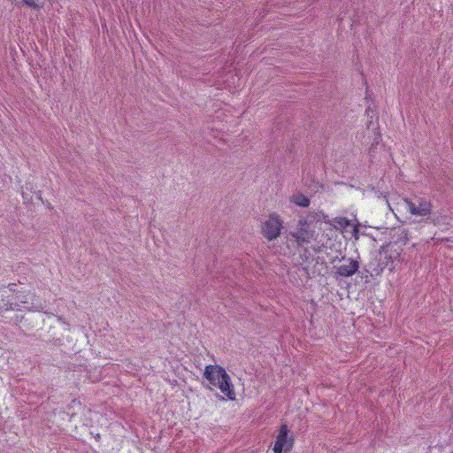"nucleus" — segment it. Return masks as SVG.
Listing matches in <instances>:
<instances>
[{
  "label": "nucleus",
  "mask_w": 453,
  "mask_h": 453,
  "mask_svg": "<svg viewBox=\"0 0 453 453\" xmlns=\"http://www.w3.org/2000/svg\"><path fill=\"white\" fill-rule=\"evenodd\" d=\"M396 211L398 213L409 212L411 214L409 219H411L412 216L418 217L425 215V207L421 198H400L396 203Z\"/></svg>",
  "instance_id": "3"
},
{
  "label": "nucleus",
  "mask_w": 453,
  "mask_h": 453,
  "mask_svg": "<svg viewBox=\"0 0 453 453\" xmlns=\"http://www.w3.org/2000/svg\"><path fill=\"white\" fill-rule=\"evenodd\" d=\"M294 203L301 207H308L310 205V199L302 193L294 194L291 200Z\"/></svg>",
  "instance_id": "10"
},
{
  "label": "nucleus",
  "mask_w": 453,
  "mask_h": 453,
  "mask_svg": "<svg viewBox=\"0 0 453 453\" xmlns=\"http://www.w3.org/2000/svg\"><path fill=\"white\" fill-rule=\"evenodd\" d=\"M358 266V263L351 259L348 264L340 265L337 268V273L342 277H349L357 272Z\"/></svg>",
  "instance_id": "8"
},
{
  "label": "nucleus",
  "mask_w": 453,
  "mask_h": 453,
  "mask_svg": "<svg viewBox=\"0 0 453 453\" xmlns=\"http://www.w3.org/2000/svg\"><path fill=\"white\" fill-rule=\"evenodd\" d=\"M353 234H357L359 232V228L354 227L352 228Z\"/></svg>",
  "instance_id": "16"
},
{
  "label": "nucleus",
  "mask_w": 453,
  "mask_h": 453,
  "mask_svg": "<svg viewBox=\"0 0 453 453\" xmlns=\"http://www.w3.org/2000/svg\"><path fill=\"white\" fill-rule=\"evenodd\" d=\"M372 124V120H369L368 123H367V127L370 128V126Z\"/></svg>",
  "instance_id": "17"
},
{
  "label": "nucleus",
  "mask_w": 453,
  "mask_h": 453,
  "mask_svg": "<svg viewBox=\"0 0 453 453\" xmlns=\"http://www.w3.org/2000/svg\"><path fill=\"white\" fill-rule=\"evenodd\" d=\"M366 114L368 117H370L371 119L372 118V115H370V112L373 114V111L371 109V107H367L366 111H365Z\"/></svg>",
  "instance_id": "14"
},
{
  "label": "nucleus",
  "mask_w": 453,
  "mask_h": 453,
  "mask_svg": "<svg viewBox=\"0 0 453 453\" xmlns=\"http://www.w3.org/2000/svg\"><path fill=\"white\" fill-rule=\"evenodd\" d=\"M395 217L398 219V220H399L400 222H402V223H403V224H404V223H406V220H403V219H401L399 218V216H398L397 212H395Z\"/></svg>",
  "instance_id": "15"
},
{
  "label": "nucleus",
  "mask_w": 453,
  "mask_h": 453,
  "mask_svg": "<svg viewBox=\"0 0 453 453\" xmlns=\"http://www.w3.org/2000/svg\"><path fill=\"white\" fill-rule=\"evenodd\" d=\"M322 219H324V222L326 224H329V225H331V226H336V225L332 224L331 220L329 219H327V216H326L323 213H317V212L309 213L306 216L304 220L301 219L299 221V225H301L302 226H304L305 225H311L313 223L320 222Z\"/></svg>",
  "instance_id": "7"
},
{
  "label": "nucleus",
  "mask_w": 453,
  "mask_h": 453,
  "mask_svg": "<svg viewBox=\"0 0 453 453\" xmlns=\"http://www.w3.org/2000/svg\"><path fill=\"white\" fill-rule=\"evenodd\" d=\"M6 293L7 291L4 288H0V310H14L15 307L7 300Z\"/></svg>",
  "instance_id": "11"
},
{
  "label": "nucleus",
  "mask_w": 453,
  "mask_h": 453,
  "mask_svg": "<svg viewBox=\"0 0 453 453\" xmlns=\"http://www.w3.org/2000/svg\"><path fill=\"white\" fill-rule=\"evenodd\" d=\"M392 242H393L390 241L388 244L380 248L375 260L377 264L376 267L372 268L376 274H380L386 268H388L389 271H393V264L395 260L400 257V253L396 250H393L394 245Z\"/></svg>",
  "instance_id": "2"
},
{
  "label": "nucleus",
  "mask_w": 453,
  "mask_h": 453,
  "mask_svg": "<svg viewBox=\"0 0 453 453\" xmlns=\"http://www.w3.org/2000/svg\"><path fill=\"white\" fill-rule=\"evenodd\" d=\"M44 0H20L16 4L18 7L26 6L32 10L40 11L44 7Z\"/></svg>",
  "instance_id": "9"
},
{
  "label": "nucleus",
  "mask_w": 453,
  "mask_h": 453,
  "mask_svg": "<svg viewBox=\"0 0 453 453\" xmlns=\"http://www.w3.org/2000/svg\"><path fill=\"white\" fill-rule=\"evenodd\" d=\"M96 439L99 440L100 439V434H97L96 435Z\"/></svg>",
  "instance_id": "20"
},
{
  "label": "nucleus",
  "mask_w": 453,
  "mask_h": 453,
  "mask_svg": "<svg viewBox=\"0 0 453 453\" xmlns=\"http://www.w3.org/2000/svg\"><path fill=\"white\" fill-rule=\"evenodd\" d=\"M203 376L210 384L218 387L228 399H235V392L231 379L223 367L212 365H206Z\"/></svg>",
  "instance_id": "1"
},
{
  "label": "nucleus",
  "mask_w": 453,
  "mask_h": 453,
  "mask_svg": "<svg viewBox=\"0 0 453 453\" xmlns=\"http://www.w3.org/2000/svg\"><path fill=\"white\" fill-rule=\"evenodd\" d=\"M265 226H282V220L278 215L272 214L270 219L265 222Z\"/></svg>",
  "instance_id": "13"
},
{
  "label": "nucleus",
  "mask_w": 453,
  "mask_h": 453,
  "mask_svg": "<svg viewBox=\"0 0 453 453\" xmlns=\"http://www.w3.org/2000/svg\"><path fill=\"white\" fill-rule=\"evenodd\" d=\"M289 235L290 237H288V246L292 242L303 247L314 238L315 232L312 228H296V231L291 232Z\"/></svg>",
  "instance_id": "5"
},
{
  "label": "nucleus",
  "mask_w": 453,
  "mask_h": 453,
  "mask_svg": "<svg viewBox=\"0 0 453 453\" xmlns=\"http://www.w3.org/2000/svg\"><path fill=\"white\" fill-rule=\"evenodd\" d=\"M416 222H418V221H417V220H415V219H412V220H411V221H410V224H411V223H416Z\"/></svg>",
  "instance_id": "18"
},
{
  "label": "nucleus",
  "mask_w": 453,
  "mask_h": 453,
  "mask_svg": "<svg viewBox=\"0 0 453 453\" xmlns=\"http://www.w3.org/2000/svg\"><path fill=\"white\" fill-rule=\"evenodd\" d=\"M294 435L290 433L288 426L282 424L276 437L273 446L274 453H288L294 445Z\"/></svg>",
  "instance_id": "4"
},
{
  "label": "nucleus",
  "mask_w": 453,
  "mask_h": 453,
  "mask_svg": "<svg viewBox=\"0 0 453 453\" xmlns=\"http://www.w3.org/2000/svg\"><path fill=\"white\" fill-rule=\"evenodd\" d=\"M338 229H339V230H341V232L342 233V232H343L342 230H343L344 228L339 227Z\"/></svg>",
  "instance_id": "19"
},
{
  "label": "nucleus",
  "mask_w": 453,
  "mask_h": 453,
  "mask_svg": "<svg viewBox=\"0 0 453 453\" xmlns=\"http://www.w3.org/2000/svg\"><path fill=\"white\" fill-rule=\"evenodd\" d=\"M334 222L340 226H368L365 224L360 223L357 216L353 213H350L349 216L335 217Z\"/></svg>",
  "instance_id": "6"
},
{
  "label": "nucleus",
  "mask_w": 453,
  "mask_h": 453,
  "mask_svg": "<svg viewBox=\"0 0 453 453\" xmlns=\"http://www.w3.org/2000/svg\"><path fill=\"white\" fill-rule=\"evenodd\" d=\"M281 228H262L264 237L268 241L276 239L280 234Z\"/></svg>",
  "instance_id": "12"
}]
</instances>
